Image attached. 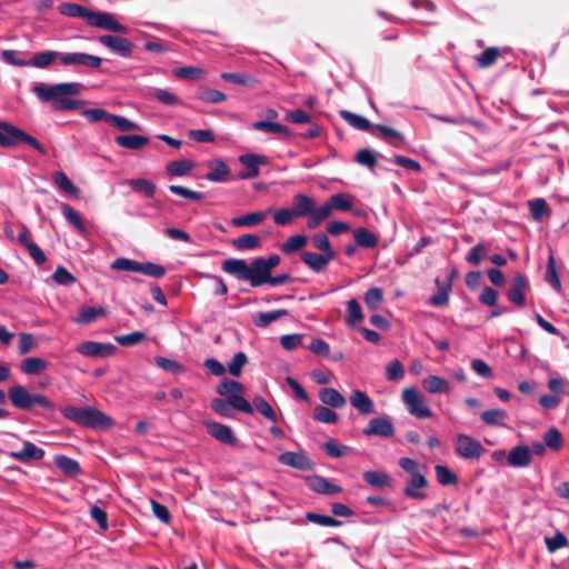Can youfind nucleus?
Returning <instances> with one entry per match:
<instances>
[{"instance_id": "nucleus-1", "label": "nucleus", "mask_w": 569, "mask_h": 569, "mask_svg": "<svg viewBox=\"0 0 569 569\" xmlns=\"http://www.w3.org/2000/svg\"><path fill=\"white\" fill-rule=\"evenodd\" d=\"M222 270L239 280L249 281L252 287L267 283L270 274L262 262V257L256 258L250 264L243 259H226L222 262Z\"/></svg>"}, {"instance_id": "nucleus-2", "label": "nucleus", "mask_w": 569, "mask_h": 569, "mask_svg": "<svg viewBox=\"0 0 569 569\" xmlns=\"http://www.w3.org/2000/svg\"><path fill=\"white\" fill-rule=\"evenodd\" d=\"M60 411L66 419L83 428L94 430H109L114 425V421L111 417L93 407L79 408L74 406H64L60 409Z\"/></svg>"}, {"instance_id": "nucleus-3", "label": "nucleus", "mask_w": 569, "mask_h": 569, "mask_svg": "<svg viewBox=\"0 0 569 569\" xmlns=\"http://www.w3.org/2000/svg\"><path fill=\"white\" fill-rule=\"evenodd\" d=\"M19 142L29 144L41 154H47V149L34 137L9 122L0 121V147L12 148Z\"/></svg>"}, {"instance_id": "nucleus-4", "label": "nucleus", "mask_w": 569, "mask_h": 569, "mask_svg": "<svg viewBox=\"0 0 569 569\" xmlns=\"http://www.w3.org/2000/svg\"><path fill=\"white\" fill-rule=\"evenodd\" d=\"M81 84L78 82H62L57 84H47L43 82L36 83L31 91L37 98L46 103L49 101H57L61 96H77L80 92Z\"/></svg>"}, {"instance_id": "nucleus-5", "label": "nucleus", "mask_w": 569, "mask_h": 569, "mask_svg": "<svg viewBox=\"0 0 569 569\" xmlns=\"http://www.w3.org/2000/svg\"><path fill=\"white\" fill-rule=\"evenodd\" d=\"M217 392L230 400L236 410L247 415L253 412L251 403L243 398L244 388L239 381L224 378L219 382Z\"/></svg>"}, {"instance_id": "nucleus-6", "label": "nucleus", "mask_w": 569, "mask_h": 569, "mask_svg": "<svg viewBox=\"0 0 569 569\" xmlns=\"http://www.w3.org/2000/svg\"><path fill=\"white\" fill-rule=\"evenodd\" d=\"M401 399L409 413L418 419L431 418V409L427 405L426 397L415 387L403 389Z\"/></svg>"}, {"instance_id": "nucleus-7", "label": "nucleus", "mask_w": 569, "mask_h": 569, "mask_svg": "<svg viewBox=\"0 0 569 569\" xmlns=\"http://www.w3.org/2000/svg\"><path fill=\"white\" fill-rule=\"evenodd\" d=\"M455 451L460 458L478 460L486 449L479 440L468 435L459 433L455 438Z\"/></svg>"}, {"instance_id": "nucleus-8", "label": "nucleus", "mask_w": 569, "mask_h": 569, "mask_svg": "<svg viewBox=\"0 0 569 569\" xmlns=\"http://www.w3.org/2000/svg\"><path fill=\"white\" fill-rule=\"evenodd\" d=\"M89 23L91 27L100 28L107 31L128 33V28L117 21L110 12L92 11Z\"/></svg>"}, {"instance_id": "nucleus-9", "label": "nucleus", "mask_w": 569, "mask_h": 569, "mask_svg": "<svg viewBox=\"0 0 569 569\" xmlns=\"http://www.w3.org/2000/svg\"><path fill=\"white\" fill-rule=\"evenodd\" d=\"M61 64L63 66H82L92 70H97L102 64V59L98 56L86 52H62Z\"/></svg>"}, {"instance_id": "nucleus-10", "label": "nucleus", "mask_w": 569, "mask_h": 569, "mask_svg": "<svg viewBox=\"0 0 569 569\" xmlns=\"http://www.w3.org/2000/svg\"><path fill=\"white\" fill-rule=\"evenodd\" d=\"M98 41L118 56L127 58L132 54L133 43L126 38L103 34L98 38Z\"/></svg>"}, {"instance_id": "nucleus-11", "label": "nucleus", "mask_w": 569, "mask_h": 569, "mask_svg": "<svg viewBox=\"0 0 569 569\" xmlns=\"http://www.w3.org/2000/svg\"><path fill=\"white\" fill-rule=\"evenodd\" d=\"M76 350L89 358H106L111 356L116 347L110 343H102L97 341H84L76 347Z\"/></svg>"}, {"instance_id": "nucleus-12", "label": "nucleus", "mask_w": 569, "mask_h": 569, "mask_svg": "<svg viewBox=\"0 0 569 569\" xmlns=\"http://www.w3.org/2000/svg\"><path fill=\"white\" fill-rule=\"evenodd\" d=\"M244 170L239 173V179L248 180L256 178L260 172V166L267 163V157L256 153H247L239 157Z\"/></svg>"}, {"instance_id": "nucleus-13", "label": "nucleus", "mask_w": 569, "mask_h": 569, "mask_svg": "<svg viewBox=\"0 0 569 569\" xmlns=\"http://www.w3.org/2000/svg\"><path fill=\"white\" fill-rule=\"evenodd\" d=\"M278 461L301 471H309L315 467L313 461L302 452L286 451L278 457Z\"/></svg>"}, {"instance_id": "nucleus-14", "label": "nucleus", "mask_w": 569, "mask_h": 569, "mask_svg": "<svg viewBox=\"0 0 569 569\" xmlns=\"http://www.w3.org/2000/svg\"><path fill=\"white\" fill-rule=\"evenodd\" d=\"M528 290V279L523 274H517L512 279L511 286L507 292V297L512 303L521 308L526 305L525 295Z\"/></svg>"}, {"instance_id": "nucleus-15", "label": "nucleus", "mask_w": 569, "mask_h": 569, "mask_svg": "<svg viewBox=\"0 0 569 569\" xmlns=\"http://www.w3.org/2000/svg\"><path fill=\"white\" fill-rule=\"evenodd\" d=\"M366 436H379L382 438H391L395 435V426L390 418H373L363 429Z\"/></svg>"}, {"instance_id": "nucleus-16", "label": "nucleus", "mask_w": 569, "mask_h": 569, "mask_svg": "<svg viewBox=\"0 0 569 569\" xmlns=\"http://www.w3.org/2000/svg\"><path fill=\"white\" fill-rule=\"evenodd\" d=\"M204 426L207 427L208 433L216 440L224 445H236L237 438L229 426L216 421H204Z\"/></svg>"}, {"instance_id": "nucleus-17", "label": "nucleus", "mask_w": 569, "mask_h": 569, "mask_svg": "<svg viewBox=\"0 0 569 569\" xmlns=\"http://www.w3.org/2000/svg\"><path fill=\"white\" fill-rule=\"evenodd\" d=\"M427 487L428 480L423 473L413 475V477L408 479L403 493L408 498L422 500L427 498V495L423 491Z\"/></svg>"}, {"instance_id": "nucleus-18", "label": "nucleus", "mask_w": 569, "mask_h": 569, "mask_svg": "<svg viewBox=\"0 0 569 569\" xmlns=\"http://www.w3.org/2000/svg\"><path fill=\"white\" fill-rule=\"evenodd\" d=\"M61 56H62V52H59V51H52V50L41 51V52L34 53L28 62L19 61V62H17V64L18 66H29V67H34V68H39V69H46L56 60H59L61 62Z\"/></svg>"}, {"instance_id": "nucleus-19", "label": "nucleus", "mask_w": 569, "mask_h": 569, "mask_svg": "<svg viewBox=\"0 0 569 569\" xmlns=\"http://www.w3.org/2000/svg\"><path fill=\"white\" fill-rule=\"evenodd\" d=\"M8 396L12 405L18 409L27 410L32 407L33 393H30L23 386L10 387Z\"/></svg>"}, {"instance_id": "nucleus-20", "label": "nucleus", "mask_w": 569, "mask_h": 569, "mask_svg": "<svg viewBox=\"0 0 569 569\" xmlns=\"http://www.w3.org/2000/svg\"><path fill=\"white\" fill-rule=\"evenodd\" d=\"M309 488L321 495H339L342 491V488L338 485L332 483L327 478L320 476H313L308 479Z\"/></svg>"}, {"instance_id": "nucleus-21", "label": "nucleus", "mask_w": 569, "mask_h": 569, "mask_svg": "<svg viewBox=\"0 0 569 569\" xmlns=\"http://www.w3.org/2000/svg\"><path fill=\"white\" fill-rule=\"evenodd\" d=\"M349 401L361 415H370L376 411L372 399L361 390H353L350 395Z\"/></svg>"}, {"instance_id": "nucleus-22", "label": "nucleus", "mask_w": 569, "mask_h": 569, "mask_svg": "<svg viewBox=\"0 0 569 569\" xmlns=\"http://www.w3.org/2000/svg\"><path fill=\"white\" fill-rule=\"evenodd\" d=\"M531 450L527 446H517L510 450L507 461L511 467L525 468L531 463Z\"/></svg>"}, {"instance_id": "nucleus-23", "label": "nucleus", "mask_w": 569, "mask_h": 569, "mask_svg": "<svg viewBox=\"0 0 569 569\" xmlns=\"http://www.w3.org/2000/svg\"><path fill=\"white\" fill-rule=\"evenodd\" d=\"M10 456L18 461L28 462L31 460H41L44 457V450L37 447L31 441H24L22 449L10 452Z\"/></svg>"}, {"instance_id": "nucleus-24", "label": "nucleus", "mask_w": 569, "mask_h": 569, "mask_svg": "<svg viewBox=\"0 0 569 569\" xmlns=\"http://www.w3.org/2000/svg\"><path fill=\"white\" fill-rule=\"evenodd\" d=\"M209 171L204 178L213 182H226L230 176V169L227 163L220 159H214L208 163Z\"/></svg>"}, {"instance_id": "nucleus-25", "label": "nucleus", "mask_w": 569, "mask_h": 569, "mask_svg": "<svg viewBox=\"0 0 569 569\" xmlns=\"http://www.w3.org/2000/svg\"><path fill=\"white\" fill-rule=\"evenodd\" d=\"M302 262L316 273H320L326 270L327 266L332 258H327L325 254L305 251L301 253Z\"/></svg>"}, {"instance_id": "nucleus-26", "label": "nucleus", "mask_w": 569, "mask_h": 569, "mask_svg": "<svg viewBox=\"0 0 569 569\" xmlns=\"http://www.w3.org/2000/svg\"><path fill=\"white\" fill-rule=\"evenodd\" d=\"M114 142L129 150H141L149 143V138L140 134H121L114 138Z\"/></svg>"}, {"instance_id": "nucleus-27", "label": "nucleus", "mask_w": 569, "mask_h": 569, "mask_svg": "<svg viewBox=\"0 0 569 569\" xmlns=\"http://www.w3.org/2000/svg\"><path fill=\"white\" fill-rule=\"evenodd\" d=\"M271 212V209L267 211H254L243 216L236 217L231 220L234 227H253L260 224Z\"/></svg>"}, {"instance_id": "nucleus-28", "label": "nucleus", "mask_w": 569, "mask_h": 569, "mask_svg": "<svg viewBox=\"0 0 569 569\" xmlns=\"http://www.w3.org/2000/svg\"><path fill=\"white\" fill-rule=\"evenodd\" d=\"M48 362L40 357H28L20 362V370L24 375L37 376L46 371Z\"/></svg>"}, {"instance_id": "nucleus-29", "label": "nucleus", "mask_w": 569, "mask_h": 569, "mask_svg": "<svg viewBox=\"0 0 569 569\" xmlns=\"http://www.w3.org/2000/svg\"><path fill=\"white\" fill-rule=\"evenodd\" d=\"M315 204L313 198L305 193H297L293 197V207L291 209L297 218L306 217L308 213L312 212Z\"/></svg>"}, {"instance_id": "nucleus-30", "label": "nucleus", "mask_w": 569, "mask_h": 569, "mask_svg": "<svg viewBox=\"0 0 569 569\" xmlns=\"http://www.w3.org/2000/svg\"><path fill=\"white\" fill-rule=\"evenodd\" d=\"M422 387L429 393H448L450 391V383L439 376H429L422 380Z\"/></svg>"}, {"instance_id": "nucleus-31", "label": "nucleus", "mask_w": 569, "mask_h": 569, "mask_svg": "<svg viewBox=\"0 0 569 569\" xmlns=\"http://www.w3.org/2000/svg\"><path fill=\"white\" fill-rule=\"evenodd\" d=\"M528 207L530 210L531 218L535 221H541L545 218H549L551 216V210L543 198H535L528 201Z\"/></svg>"}, {"instance_id": "nucleus-32", "label": "nucleus", "mask_w": 569, "mask_h": 569, "mask_svg": "<svg viewBox=\"0 0 569 569\" xmlns=\"http://www.w3.org/2000/svg\"><path fill=\"white\" fill-rule=\"evenodd\" d=\"M363 479L368 485L375 488H387L391 487L392 483L391 477L387 472L380 470L365 471Z\"/></svg>"}, {"instance_id": "nucleus-33", "label": "nucleus", "mask_w": 569, "mask_h": 569, "mask_svg": "<svg viewBox=\"0 0 569 569\" xmlns=\"http://www.w3.org/2000/svg\"><path fill=\"white\" fill-rule=\"evenodd\" d=\"M107 309L103 307H83L73 319L76 323L88 325L97 320L98 317L106 316Z\"/></svg>"}, {"instance_id": "nucleus-34", "label": "nucleus", "mask_w": 569, "mask_h": 569, "mask_svg": "<svg viewBox=\"0 0 569 569\" xmlns=\"http://www.w3.org/2000/svg\"><path fill=\"white\" fill-rule=\"evenodd\" d=\"M147 96L150 99H154L164 106H178L181 104V100L174 93L161 89V88H149Z\"/></svg>"}, {"instance_id": "nucleus-35", "label": "nucleus", "mask_w": 569, "mask_h": 569, "mask_svg": "<svg viewBox=\"0 0 569 569\" xmlns=\"http://www.w3.org/2000/svg\"><path fill=\"white\" fill-rule=\"evenodd\" d=\"M340 116L343 120H346L351 127L362 130V131H372L375 130V126L367 118L352 113L347 110L340 111Z\"/></svg>"}, {"instance_id": "nucleus-36", "label": "nucleus", "mask_w": 569, "mask_h": 569, "mask_svg": "<svg viewBox=\"0 0 569 569\" xmlns=\"http://www.w3.org/2000/svg\"><path fill=\"white\" fill-rule=\"evenodd\" d=\"M319 398L326 406L342 408L346 405V398L333 388H325L319 392Z\"/></svg>"}, {"instance_id": "nucleus-37", "label": "nucleus", "mask_w": 569, "mask_h": 569, "mask_svg": "<svg viewBox=\"0 0 569 569\" xmlns=\"http://www.w3.org/2000/svg\"><path fill=\"white\" fill-rule=\"evenodd\" d=\"M54 463L64 475L69 477H76L81 472L79 462L67 456H56Z\"/></svg>"}, {"instance_id": "nucleus-38", "label": "nucleus", "mask_w": 569, "mask_h": 569, "mask_svg": "<svg viewBox=\"0 0 569 569\" xmlns=\"http://www.w3.org/2000/svg\"><path fill=\"white\" fill-rule=\"evenodd\" d=\"M375 130H378L380 132L381 137L388 143H390V144H392V146H395L397 148L403 146L405 142H406L405 141V136L401 132H399V131H397V130H395V129H392V128H390L388 126L376 124L375 126Z\"/></svg>"}, {"instance_id": "nucleus-39", "label": "nucleus", "mask_w": 569, "mask_h": 569, "mask_svg": "<svg viewBox=\"0 0 569 569\" xmlns=\"http://www.w3.org/2000/svg\"><path fill=\"white\" fill-rule=\"evenodd\" d=\"M287 315H288V310H286V309H279V310H273V311H269V312H258L253 316V323L257 327L266 328L271 322H273Z\"/></svg>"}, {"instance_id": "nucleus-40", "label": "nucleus", "mask_w": 569, "mask_h": 569, "mask_svg": "<svg viewBox=\"0 0 569 569\" xmlns=\"http://www.w3.org/2000/svg\"><path fill=\"white\" fill-rule=\"evenodd\" d=\"M363 319V313L360 303L356 299H350L347 302V311L345 321L349 327H355Z\"/></svg>"}, {"instance_id": "nucleus-41", "label": "nucleus", "mask_w": 569, "mask_h": 569, "mask_svg": "<svg viewBox=\"0 0 569 569\" xmlns=\"http://www.w3.org/2000/svg\"><path fill=\"white\" fill-rule=\"evenodd\" d=\"M132 191L142 193L147 198H152L156 193V184L143 178L130 179L127 182Z\"/></svg>"}, {"instance_id": "nucleus-42", "label": "nucleus", "mask_w": 569, "mask_h": 569, "mask_svg": "<svg viewBox=\"0 0 569 569\" xmlns=\"http://www.w3.org/2000/svg\"><path fill=\"white\" fill-rule=\"evenodd\" d=\"M353 238L357 246L362 248H373L378 243L377 236L366 228H358L353 230Z\"/></svg>"}, {"instance_id": "nucleus-43", "label": "nucleus", "mask_w": 569, "mask_h": 569, "mask_svg": "<svg viewBox=\"0 0 569 569\" xmlns=\"http://www.w3.org/2000/svg\"><path fill=\"white\" fill-rule=\"evenodd\" d=\"M508 415L502 409H490L481 413V420L488 426L503 427Z\"/></svg>"}, {"instance_id": "nucleus-44", "label": "nucleus", "mask_w": 569, "mask_h": 569, "mask_svg": "<svg viewBox=\"0 0 569 569\" xmlns=\"http://www.w3.org/2000/svg\"><path fill=\"white\" fill-rule=\"evenodd\" d=\"M308 238L305 234H295L289 237L280 247L286 254H292L301 250L307 244Z\"/></svg>"}, {"instance_id": "nucleus-45", "label": "nucleus", "mask_w": 569, "mask_h": 569, "mask_svg": "<svg viewBox=\"0 0 569 569\" xmlns=\"http://www.w3.org/2000/svg\"><path fill=\"white\" fill-rule=\"evenodd\" d=\"M363 300L369 310H378L383 301V290L378 287L370 288L365 292Z\"/></svg>"}, {"instance_id": "nucleus-46", "label": "nucleus", "mask_w": 569, "mask_h": 569, "mask_svg": "<svg viewBox=\"0 0 569 569\" xmlns=\"http://www.w3.org/2000/svg\"><path fill=\"white\" fill-rule=\"evenodd\" d=\"M53 181L54 184L66 193L76 198L79 196V189L73 184V182L67 177L64 172H56L53 174Z\"/></svg>"}, {"instance_id": "nucleus-47", "label": "nucleus", "mask_w": 569, "mask_h": 569, "mask_svg": "<svg viewBox=\"0 0 569 569\" xmlns=\"http://www.w3.org/2000/svg\"><path fill=\"white\" fill-rule=\"evenodd\" d=\"M61 12L68 17L84 19L88 23L92 10L76 3H67L61 7Z\"/></svg>"}, {"instance_id": "nucleus-48", "label": "nucleus", "mask_w": 569, "mask_h": 569, "mask_svg": "<svg viewBox=\"0 0 569 569\" xmlns=\"http://www.w3.org/2000/svg\"><path fill=\"white\" fill-rule=\"evenodd\" d=\"M437 481L441 486H455L458 483L457 475L451 471L447 466L437 465L435 467Z\"/></svg>"}, {"instance_id": "nucleus-49", "label": "nucleus", "mask_w": 569, "mask_h": 569, "mask_svg": "<svg viewBox=\"0 0 569 569\" xmlns=\"http://www.w3.org/2000/svg\"><path fill=\"white\" fill-rule=\"evenodd\" d=\"M232 246L238 250H251L260 246V238L256 234L247 233L232 240Z\"/></svg>"}, {"instance_id": "nucleus-50", "label": "nucleus", "mask_w": 569, "mask_h": 569, "mask_svg": "<svg viewBox=\"0 0 569 569\" xmlns=\"http://www.w3.org/2000/svg\"><path fill=\"white\" fill-rule=\"evenodd\" d=\"M252 128L258 131L276 133L280 136H288L289 133V130L286 126L270 121H257L252 124Z\"/></svg>"}, {"instance_id": "nucleus-51", "label": "nucleus", "mask_w": 569, "mask_h": 569, "mask_svg": "<svg viewBox=\"0 0 569 569\" xmlns=\"http://www.w3.org/2000/svg\"><path fill=\"white\" fill-rule=\"evenodd\" d=\"M61 211L63 217L80 232L83 233L86 231V227L82 222L80 214L69 204L62 203Z\"/></svg>"}, {"instance_id": "nucleus-52", "label": "nucleus", "mask_w": 569, "mask_h": 569, "mask_svg": "<svg viewBox=\"0 0 569 569\" xmlns=\"http://www.w3.org/2000/svg\"><path fill=\"white\" fill-rule=\"evenodd\" d=\"M193 168V163L189 160H177L167 164V172L173 177H182L188 174Z\"/></svg>"}, {"instance_id": "nucleus-53", "label": "nucleus", "mask_w": 569, "mask_h": 569, "mask_svg": "<svg viewBox=\"0 0 569 569\" xmlns=\"http://www.w3.org/2000/svg\"><path fill=\"white\" fill-rule=\"evenodd\" d=\"M253 409H256L260 415H262L268 420L276 422L277 421V413L272 409V407L269 405L267 400H264L262 397H256L253 399V405H251Z\"/></svg>"}, {"instance_id": "nucleus-54", "label": "nucleus", "mask_w": 569, "mask_h": 569, "mask_svg": "<svg viewBox=\"0 0 569 569\" xmlns=\"http://www.w3.org/2000/svg\"><path fill=\"white\" fill-rule=\"evenodd\" d=\"M226 94L211 88H201L197 93V99L208 103H219L226 100Z\"/></svg>"}, {"instance_id": "nucleus-55", "label": "nucleus", "mask_w": 569, "mask_h": 569, "mask_svg": "<svg viewBox=\"0 0 569 569\" xmlns=\"http://www.w3.org/2000/svg\"><path fill=\"white\" fill-rule=\"evenodd\" d=\"M543 441L546 447L553 451H558L562 447V436L560 431L555 427L546 431V433L543 435Z\"/></svg>"}, {"instance_id": "nucleus-56", "label": "nucleus", "mask_w": 569, "mask_h": 569, "mask_svg": "<svg viewBox=\"0 0 569 569\" xmlns=\"http://www.w3.org/2000/svg\"><path fill=\"white\" fill-rule=\"evenodd\" d=\"M211 408L223 418H232L233 417V405H231L230 400L214 398L211 401Z\"/></svg>"}, {"instance_id": "nucleus-57", "label": "nucleus", "mask_w": 569, "mask_h": 569, "mask_svg": "<svg viewBox=\"0 0 569 569\" xmlns=\"http://www.w3.org/2000/svg\"><path fill=\"white\" fill-rule=\"evenodd\" d=\"M313 246L322 251V254L327 256V258H336V252L332 249L328 237L325 233H317L312 238Z\"/></svg>"}, {"instance_id": "nucleus-58", "label": "nucleus", "mask_w": 569, "mask_h": 569, "mask_svg": "<svg viewBox=\"0 0 569 569\" xmlns=\"http://www.w3.org/2000/svg\"><path fill=\"white\" fill-rule=\"evenodd\" d=\"M154 362L162 370L173 373V375L181 373L184 370L183 366L181 363H179L176 360L166 358V357H156Z\"/></svg>"}, {"instance_id": "nucleus-59", "label": "nucleus", "mask_w": 569, "mask_h": 569, "mask_svg": "<svg viewBox=\"0 0 569 569\" xmlns=\"http://www.w3.org/2000/svg\"><path fill=\"white\" fill-rule=\"evenodd\" d=\"M109 123L121 131L139 130V124L122 116L111 114Z\"/></svg>"}, {"instance_id": "nucleus-60", "label": "nucleus", "mask_w": 569, "mask_h": 569, "mask_svg": "<svg viewBox=\"0 0 569 569\" xmlns=\"http://www.w3.org/2000/svg\"><path fill=\"white\" fill-rule=\"evenodd\" d=\"M545 542L549 552H555L569 545L567 537L560 531L556 532L552 537H546Z\"/></svg>"}, {"instance_id": "nucleus-61", "label": "nucleus", "mask_w": 569, "mask_h": 569, "mask_svg": "<svg viewBox=\"0 0 569 569\" xmlns=\"http://www.w3.org/2000/svg\"><path fill=\"white\" fill-rule=\"evenodd\" d=\"M499 57V49L491 47L483 50L477 58L478 66L481 68L493 64Z\"/></svg>"}, {"instance_id": "nucleus-62", "label": "nucleus", "mask_w": 569, "mask_h": 569, "mask_svg": "<svg viewBox=\"0 0 569 569\" xmlns=\"http://www.w3.org/2000/svg\"><path fill=\"white\" fill-rule=\"evenodd\" d=\"M247 361L248 358L244 352H237L228 363L229 373L233 377H239L241 375L242 367L247 363Z\"/></svg>"}, {"instance_id": "nucleus-63", "label": "nucleus", "mask_w": 569, "mask_h": 569, "mask_svg": "<svg viewBox=\"0 0 569 569\" xmlns=\"http://www.w3.org/2000/svg\"><path fill=\"white\" fill-rule=\"evenodd\" d=\"M329 202H330L332 210L336 209V210L347 211V210H350L352 207V201H351L350 196L345 194V193H338V194L331 196L329 198Z\"/></svg>"}, {"instance_id": "nucleus-64", "label": "nucleus", "mask_w": 569, "mask_h": 569, "mask_svg": "<svg viewBox=\"0 0 569 569\" xmlns=\"http://www.w3.org/2000/svg\"><path fill=\"white\" fill-rule=\"evenodd\" d=\"M487 248L480 242L472 247L466 256V261L470 264L478 266L486 257Z\"/></svg>"}]
</instances>
